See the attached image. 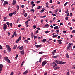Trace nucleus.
<instances>
[{"label": "nucleus", "mask_w": 75, "mask_h": 75, "mask_svg": "<svg viewBox=\"0 0 75 75\" xmlns=\"http://www.w3.org/2000/svg\"><path fill=\"white\" fill-rule=\"evenodd\" d=\"M55 62L57 64H60V65H64V62L61 61L56 60Z\"/></svg>", "instance_id": "nucleus-1"}, {"label": "nucleus", "mask_w": 75, "mask_h": 75, "mask_svg": "<svg viewBox=\"0 0 75 75\" xmlns=\"http://www.w3.org/2000/svg\"><path fill=\"white\" fill-rule=\"evenodd\" d=\"M6 48H7V50L9 52H10L11 51V49L10 48V46L8 45L6 46Z\"/></svg>", "instance_id": "nucleus-2"}, {"label": "nucleus", "mask_w": 75, "mask_h": 75, "mask_svg": "<svg viewBox=\"0 0 75 75\" xmlns=\"http://www.w3.org/2000/svg\"><path fill=\"white\" fill-rule=\"evenodd\" d=\"M4 59L5 61H7L8 63H10V61L9 60V59L7 57H5Z\"/></svg>", "instance_id": "nucleus-3"}, {"label": "nucleus", "mask_w": 75, "mask_h": 75, "mask_svg": "<svg viewBox=\"0 0 75 75\" xmlns=\"http://www.w3.org/2000/svg\"><path fill=\"white\" fill-rule=\"evenodd\" d=\"M57 64L55 62H53V67L54 69H56V67H57Z\"/></svg>", "instance_id": "nucleus-4"}, {"label": "nucleus", "mask_w": 75, "mask_h": 75, "mask_svg": "<svg viewBox=\"0 0 75 75\" xmlns=\"http://www.w3.org/2000/svg\"><path fill=\"white\" fill-rule=\"evenodd\" d=\"M7 28V26L6 24H4L3 26V30H6Z\"/></svg>", "instance_id": "nucleus-5"}, {"label": "nucleus", "mask_w": 75, "mask_h": 75, "mask_svg": "<svg viewBox=\"0 0 75 75\" xmlns=\"http://www.w3.org/2000/svg\"><path fill=\"white\" fill-rule=\"evenodd\" d=\"M21 36H20L19 38L16 40V43H18V41L21 40Z\"/></svg>", "instance_id": "nucleus-6"}, {"label": "nucleus", "mask_w": 75, "mask_h": 75, "mask_svg": "<svg viewBox=\"0 0 75 75\" xmlns=\"http://www.w3.org/2000/svg\"><path fill=\"white\" fill-rule=\"evenodd\" d=\"M20 53L21 55H24V50H23L20 51Z\"/></svg>", "instance_id": "nucleus-7"}, {"label": "nucleus", "mask_w": 75, "mask_h": 75, "mask_svg": "<svg viewBox=\"0 0 75 75\" xmlns=\"http://www.w3.org/2000/svg\"><path fill=\"white\" fill-rule=\"evenodd\" d=\"M47 64V62L45 61H44L42 63V65L44 66Z\"/></svg>", "instance_id": "nucleus-8"}, {"label": "nucleus", "mask_w": 75, "mask_h": 75, "mask_svg": "<svg viewBox=\"0 0 75 75\" xmlns=\"http://www.w3.org/2000/svg\"><path fill=\"white\" fill-rule=\"evenodd\" d=\"M8 3V2H7V1H4V3L3 4V5L4 6H6V4H7Z\"/></svg>", "instance_id": "nucleus-9"}, {"label": "nucleus", "mask_w": 75, "mask_h": 75, "mask_svg": "<svg viewBox=\"0 0 75 75\" xmlns=\"http://www.w3.org/2000/svg\"><path fill=\"white\" fill-rule=\"evenodd\" d=\"M35 47L36 48H40V47H41V46H42V45H35Z\"/></svg>", "instance_id": "nucleus-10"}, {"label": "nucleus", "mask_w": 75, "mask_h": 75, "mask_svg": "<svg viewBox=\"0 0 75 75\" xmlns=\"http://www.w3.org/2000/svg\"><path fill=\"white\" fill-rule=\"evenodd\" d=\"M16 3V0H13L12 2L13 5H15Z\"/></svg>", "instance_id": "nucleus-11"}, {"label": "nucleus", "mask_w": 75, "mask_h": 75, "mask_svg": "<svg viewBox=\"0 0 75 75\" xmlns=\"http://www.w3.org/2000/svg\"><path fill=\"white\" fill-rule=\"evenodd\" d=\"M28 71L26 70L23 73V74L24 75H26V74H27V73H28Z\"/></svg>", "instance_id": "nucleus-12"}, {"label": "nucleus", "mask_w": 75, "mask_h": 75, "mask_svg": "<svg viewBox=\"0 0 75 75\" xmlns=\"http://www.w3.org/2000/svg\"><path fill=\"white\" fill-rule=\"evenodd\" d=\"M13 13H10L9 14V16L10 17H11L13 16Z\"/></svg>", "instance_id": "nucleus-13"}, {"label": "nucleus", "mask_w": 75, "mask_h": 75, "mask_svg": "<svg viewBox=\"0 0 75 75\" xmlns=\"http://www.w3.org/2000/svg\"><path fill=\"white\" fill-rule=\"evenodd\" d=\"M31 36L32 38H34V35L33 34V33L32 32L31 33Z\"/></svg>", "instance_id": "nucleus-14"}, {"label": "nucleus", "mask_w": 75, "mask_h": 75, "mask_svg": "<svg viewBox=\"0 0 75 75\" xmlns=\"http://www.w3.org/2000/svg\"><path fill=\"white\" fill-rule=\"evenodd\" d=\"M58 57H59V56L58 55H57L56 56H53L52 57V58H58Z\"/></svg>", "instance_id": "nucleus-15"}, {"label": "nucleus", "mask_w": 75, "mask_h": 75, "mask_svg": "<svg viewBox=\"0 0 75 75\" xmlns=\"http://www.w3.org/2000/svg\"><path fill=\"white\" fill-rule=\"evenodd\" d=\"M44 10H45V9L44 8H43L40 11V12L41 13H43L44 12Z\"/></svg>", "instance_id": "nucleus-16"}, {"label": "nucleus", "mask_w": 75, "mask_h": 75, "mask_svg": "<svg viewBox=\"0 0 75 75\" xmlns=\"http://www.w3.org/2000/svg\"><path fill=\"white\" fill-rule=\"evenodd\" d=\"M3 66L2 64H0V69H2L3 68Z\"/></svg>", "instance_id": "nucleus-17"}, {"label": "nucleus", "mask_w": 75, "mask_h": 75, "mask_svg": "<svg viewBox=\"0 0 75 75\" xmlns=\"http://www.w3.org/2000/svg\"><path fill=\"white\" fill-rule=\"evenodd\" d=\"M56 53V50H54L52 52V53L53 54H55Z\"/></svg>", "instance_id": "nucleus-18"}, {"label": "nucleus", "mask_w": 75, "mask_h": 75, "mask_svg": "<svg viewBox=\"0 0 75 75\" xmlns=\"http://www.w3.org/2000/svg\"><path fill=\"white\" fill-rule=\"evenodd\" d=\"M56 69H55V70H57V69H59V67L57 66V67H56Z\"/></svg>", "instance_id": "nucleus-19"}, {"label": "nucleus", "mask_w": 75, "mask_h": 75, "mask_svg": "<svg viewBox=\"0 0 75 75\" xmlns=\"http://www.w3.org/2000/svg\"><path fill=\"white\" fill-rule=\"evenodd\" d=\"M67 54L66 55V57H67V58H69V55H68V53H67Z\"/></svg>", "instance_id": "nucleus-20"}, {"label": "nucleus", "mask_w": 75, "mask_h": 75, "mask_svg": "<svg viewBox=\"0 0 75 75\" xmlns=\"http://www.w3.org/2000/svg\"><path fill=\"white\" fill-rule=\"evenodd\" d=\"M23 48H24L23 46H21L19 47V50H23Z\"/></svg>", "instance_id": "nucleus-21"}, {"label": "nucleus", "mask_w": 75, "mask_h": 75, "mask_svg": "<svg viewBox=\"0 0 75 75\" xmlns=\"http://www.w3.org/2000/svg\"><path fill=\"white\" fill-rule=\"evenodd\" d=\"M24 42H25V43H28V40H25L24 41Z\"/></svg>", "instance_id": "nucleus-22"}, {"label": "nucleus", "mask_w": 75, "mask_h": 75, "mask_svg": "<svg viewBox=\"0 0 75 75\" xmlns=\"http://www.w3.org/2000/svg\"><path fill=\"white\" fill-rule=\"evenodd\" d=\"M56 37H58V35H55L52 36L53 38Z\"/></svg>", "instance_id": "nucleus-23"}, {"label": "nucleus", "mask_w": 75, "mask_h": 75, "mask_svg": "<svg viewBox=\"0 0 75 75\" xmlns=\"http://www.w3.org/2000/svg\"><path fill=\"white\" fill-rule=\"evenodd\" d=\"M42 7V6H39L38 8V10H39L40 9H41Z\"/></svg>", "instance_id": "nucleus-24"}, {"label": "nucleus", "mask_w": 75, "mask_h": 75, "mask_svg": "<svg viewBox=\"0 0 75 75\" xmlns=\"http://www.w3.org/2000/svg\"><path fill=\"white\" fill-rule=\"evenodd\" d=\"M6 23L8 25V27H10V23L8 22H7Z\"/></svg>", "instance_id": "nucleus-25"}, {"label": "nucleus", "mask_w": 75, "mask_h": 75, "mask_svg": "<svg viewBox=\"0 0 75 75\" xmlns=\"http://www.w3.org/2000/svg\"><path fill=\"white\" fill-rule=\"evenodd\" d=\"M46 41V39H44L42 40L43 42H45Z\"/></svg>", "instance_id": "nucleus-26"}, {"label": "nucleus", "mask_w": 75, "mask_h": 75, "mask_svg": "<svg viewBox=\"0 0 75 75\" xmlns=\"http://www.w3.org/2000/svg\"><path fill=\"white\" fill-rule=\"evenodd\" d=\"M17 45H14L13 47V49L15 50L16 48H17Z\"/></svg>", "instance_id": "nucleus-27"}, {"label": "nucleus", "mask_w": 75, "mask_h": 75, "mask_svg": "<svg viewBox=\"0 0 75 75\" xmlns=\"http://www.w3.org/2000/svg\"><path fill=\"white\" fill-rule=\"evenodd\" d=\"M59 28V27L58 26H56L54 27V29H58Z\"/></svg>", "instance_id": "nucleus-28"}, {"label": "nucleus", "mask_w": 75, "mask_h": 75, "mask_svg": "<svg viewBox=\"0 0 75 75\" xmlns=\"http://www.w3.org/2000/svg\"><path fill=\"white\" fill-rule=\"evenodd\" d=\"M16 8H17V10H19V6L18 5H17Z\"/></svg>", "instance_id": "nucleus-29"}, {"label": "nucleus", "mask_w": 75, "mask_h": 75, "mask_svg": "<svg viewBox=\"0 0 75 75\" xmlns=\"http://www.w3.org/2000/svg\"><path fill=\"white\" fill-rule=\"evenodd\" d=\"M25 24L26 25H27V24H28V22L27 21L26 22H25Z\"/></svg>", "instance_id": "nucleus-30"}, {"label": "nucleus", "mask_w": 75, "mask_h": 75, "mask_svg": "<svg viewBox=\"0 0 75 75\" xmlns=\"http://www.w3.org/2000/svg\"><path fill=\"white\" fill-rule=\"evenodd\" d=\"M68 9H67L66 10V11H65V13L66 14H67L68 13Z\"/></svg>", "instance_id": "nucleus-31"}, {"label": "nucleus", "mask_w": 75, "mask_h": 75, "mask_svg": "<svg viewBox=\"0 0 75 75\" xmlns=\"http://www.w3.org/2000/svg\"><path fill=\"white\" fill-rule=\"evenodd\" d=\"M24 61H23V62H22L21 65V67H23V64H24Z\"/></svg>", "instance_id": "nucleus-32"}, {"label": "nucleus", "mask_w": 75, "mask_h": 75, "mask_svg": "<svg viewBox=\"0 0 75 75\" xmlns=\"http://www.w3.org/2000/svg\"><path fill=\"white\" fill-rule=\"evenodd\" d=\"M35 6V4H32V8L34 7V6Z\"/></svg>", "instance_id": "nucleus-33"}, {"label": "nucleus", "mask_w": 75, "mask_h": 75, "mask_svg": "<svg viewBox=\"0 0 75 75\" xmlns=\"http://www.w3.org/2000/svg\"><path fill=\"white\" fill-rule=\"evenodd\" d=\"M70 48H71V47H69V46H68L67 47V49L68 50H69Z\"/></svg>", "instance_id": "nucleus-34"}, {"label": "nucleus", "mask_w": 75, "mask_h": 75, "mask_svg": "<svg viewBox=\"0 0 75 75\" xmlns=\"http://www.w3.org/2000/svg\"><path fill=\"white\" fill-rule=\"evenodd\" d=\"M57 41L58 42H61V41H62V40H61V39H60V40H57Z\"/></svg>", "instance_id": "nucleus-35"}, {"label": "nucleus", "mask_w": 75, "mask_h": 75, "mask_svg": "<svg viewBox=\"0 0 75 75\" xmlns=\"http://www.w3.org/2000/svg\"><path fill=\"white\" fill-rule=\"evenodd\" d=\"M9 25H10V27H12V23H9Z\"/></svg>", "instance_id": "nucleus-36"}, {"label": "nucleus", "mask_w": 75, "mask_h": 75, "mask_svg": "<svg viewBox=\"0 0 75 75\" xmlns=\"http://www.w3.org/2000/svg\"><path fill=\"white\" fill-rule=\"evenodd\" d=\"M24 17H26L27 16V14L26 13H25L24 15Z\"/></svg>", "instance_id": "nucleus-37"}, {"label": "nucleus", "mask_w": 75, "mask_h": 75, "mask_svg": "<svg viewBox=\"0 0 75 75\" xmlns=\"http://www.w3.org/2000/svg\"><path fill=\"white\" fill-rule=\"evenodd\" d=\"M67 4H68V2H67L65 4H64V7H65V6H67Z\"/></svg>", "instance_id": "nucleus-38"}, {"label": "nucleus", "mask_w": 75, "mask_h": 75, "mask_svg": "<svg viewBox=\"0 0 75 75\" xmlns=\"http://www.w3.org/2000/svg\"><path fill=\"white\" fill-rule=\"evenodd\" d=\"M45 27H49V25H48V24H47L45 25Z\"/></svg>", "instance_id": "nucleus-39"}, {"label": "nucleus", "mask_w": 75, "mask_h": 75, "mask_svg": "<svg viewBox=\"0 0 75 75\" xmlns=\"http://www.w3.org/2000/svg\"><path fill=\"white\" fill-rule=\"evenodd\" d=\"M41 60H42L41 58H40L39 61V62H41Z\"/></svg>", "instance_id": "nucleus-40"}, {"label": "nucleus", "mask_w": 75, "mask_h": 75, "mask_svg": "<svg viewBox=\"0 0 75 75\" xmlns=\"http://www.w3.org/2000/svg\"><path fill=\"white\" fill-rule=\"evenodd\" d=\"M65 20H68V17H66Z\"/></svg>", "instance_id": "nucleus-41"}, {"label": "nucleus", "mask_w": 75, "mask_h": 75, "mask_svg": "<svg viewBox=\"0 0 75 75\" xmlns=\"http://www.w3.org/2000/svg\"><path fill=\"white\" fill-rule=\"evenodd\" d=\"M33 27H34V29H35V28H36V25H35L34 26H33Z\"/></svg>", "instance_id": "nucleus-42"}, {"label": "nucleus", "mask_w": 75, "mask_h": 75, "mask_svg": "<svg viewBox=\"0 0 75 75\" xmlns=\"http://www.w3.org/2000/svg\"><path fill=\"white\" fill-rule=\"evenodd\" d=\"M43 53H44V52H39V54H43Z\"/></svg>", "instance_id": "nucleus-43"}, {"label": "nucleus", "mask_w": 75, "mask_h": 75, "mask_svg": "<svg viewBox=\"0 0 75 75\" xmlns=\"http://www.w3.org/2000/svg\"><path fill=\"white\" fill-rule=\"evenodd\" d=\"M49 33V31H46L45 32V33L46 34H47Z\"/></svg>", "instance_id": "nucleus-44"}, {"label": "nucleus", "mask_w": 75, "mask_h": 75, "mask_svg": "<svg viewBox=\"0 0 75 75\" xmlns=\"http://www.w3.org/2000/svg\"><path fill=\"white\" fill-rule=\"evenodd\" d=\"M8 36H10V32L8 33Z\"/></svg>", "instance_id": "nucleus-45"}, {"label": "nucleus", "mask_w": 75, "mask_h": 75, "mask_svg": "<svg viewBox=\"0 0 75 75\" xmlns=\"http://www.w3.org/2000/svg\"><path fill=\"white\" fill-rule=\"evenodd\" d=\"M68 47H71L70 43H69V44Z\"/></svg>", "instance_id": "nucleus-46"}, {"label": "nucleus", "mask_w": 75, "mask_h": 75, "mask_svg": "<svg viewBox=\"0 0 75 75\" xmlns=\"http://www.w3.org/2000/svg\"><path fill=\"white\" fill-rule=\"evenodd\" d=\"M0 49L1 50H2V49H3L2 46H1V45H0Z\"/></svg>", "instance_id": "nucleus-47"}, {"label": "nucleus", "mask_w": 75, "mask_h": 75, "mask_svg": "<svg viewBox=\"0 0 75 75\" xmlns=\"http://www.w3.org/2000/svg\"><path fill=\"white\" fill-rule=\"evenodd\" d=\"M40 1H38L36 2V3L37 4H38V3H40Z\"/></svg>", "instance_id": "nucleus-48"}, {"label": "nucleus", "mask_w": 75, "mask_h": 75, "mask_svg": "<svg viewBox=\"0 0 75 75\" xmlns=\"http://www.w3.org/2000/svg\"><path fill=\"white\" fill-rule=\"evenodd\" d=\"M10 75H14V72H12Z\"/></svg>", "instance_id": "nucleus-49"}, {"label": "nucleus", "mask_w": 75, "mask_h": 75, "mask_svg": "<svg viewBox=\"0 0 75 75\" xmlns=\"http://www.w3.org/2000/svg\"><path fill=\"white\" fill-rule=\"evenodd\" d=\"M14 37V35H12V37H11V38H13Z\"/></svg>", "instance_id": "nucleus-50"}, {"label": "nucleus", "mask_w": 75, "mask_h": 75, "mask_svg": "<svg viewBox=\"0 0 75 75\" xmlns=\"http://www.w3.org/2000/svg\"><path fill=\"white\" fill-rule=\"evenodd\" d=\"M52 0H50L49 1V3H52Z\"/></svg>", "instance_id": "nucleus-51"}, {"label": "nucleus", "mask_w": 75, "mask_h": 75, "mask_svg": "<svg viewBox=\"0 0 75 75\" xmlns=\"http://www.w3.org/2000/svg\"><path fill=\"white\" fill-rule=\"evenodd\" d=\"M67 73L66 74V75H69V73L67 72Z\"/></svg>", "instance_id": "nucleus-52"}, {"label": "nucleus", "mask_w": 75, "mask_h": 75, "mask_svg": "<svg viewBox=\"0 0 75 75\" xmlns=\"http://www.w3.org/2000/svg\"><path fill=\"white\" fill-rule=\"evenodd\" d=\"M58 43L59 44H62V42H59Z\"/></svg>", "instance_id": "nucleus-53"}, {"label": "nucleus", "mask_w": 75, "mask_h": 75, "mask_svg": "<svg viewBox=\"0 0 75 75\" xmlns=\"http://www.w3.org/2000/svg\"><path fill=\"white\" fill-rule=\"evenodd\" d=\"M30 11H33V12H34V10L33 9H32Z\"/></svg>", "instance_id": "nucleus-54"}, {"label": "nucleus", "mask_w": 75, "mask_h": 75, "mask_svg": "<svg viewBox=\"0 0 75 75\" xmlns=\"http://www.w3.org/2000/svg\"><path fill=\"white\" fill-rule=\"evenodd\" d=\"M28 40L30 41V40H31V38H28L27 39Z\"/></svg>", "instance_id": "nucleus-55"}, {"label": "nucleus", "mask_w": 75, "mask_h": 75, "mask_svg": "<svg viewBox=\"0 0 75 75\" xmlns=\"http://www.w3.org/2000/svg\"><path fill=\"white\" fill-rule=\"evenodd\" d=\"M24 30V28H21V31H23Z\"/></svg>", "instance_id": "nucleus-56"}, {"label": "nucleus", "mask_w": 75, "mask_h": 75, "mask_svg": "<svg viewBox=\"0 0 75 75\" xmlns=\"http://www.w3.org/2000/svg\"><path fill=\"white\" fill-rule=\"evenodd\" d=\"M18 57V55H16L15 57V58L16 59H17V58Z\"/></svg>", "instance_id": "nucleus-57"}, {"label": "nucleus", "mask_w": 75, "mask_h": 75, "mask_svg": "<svg viewBox=\"0 0 75 75\" xmlns=\"http://www.w3.org/2000/svg\"><path fill=\"white\" fill-rule=\"evenodd\" d=\"M31 3L32 4H34V2L32 1L31 2Z\"/></svg>", "instance_id": "nucleus-58"}, {"label": "nucleus", "mask_w": 75, "mask_h": 75, "mask_svg": "<svg viewBox=\"0 0 75 75\" xmlns=\"http://www.w3.org/2000/svg\"><path fill=\"white\" fill-rule=\"evenodd\" d=\"M56 18L55 17H54L53 19V21H54Z\"/></svg>", "instance_id": "nucleus-59"}, {"label": "nucleus", "mask_w": 75, "mask_h": 75, "mask_svg": "<svg viewBox=\"0 0 75 75\" xmlns=\"http://www.w3.org/2000/svg\"><path fill=\"white\" fill-rule=\"evenodd\" d=\"M31 21V19H29L27 21L28 22V21Z\"/></svg>", "instance_id": "nucleus-60"}, {"label": "nucleus", "mask_w": 75, "mask_h": 75, "mask_svg": "<svg viewBox=\"0 0 75 75\" xmlns=\"http://www.w3.org/2000/svg\"><path fill=\"white\" fill-rule=\"evenodd\" d=\"M75 33V30H73L72 31V33Z\"/></svg>", "instance_id": "nucleus-61"}, {"label": "nucleus", "mask_w": 75, "mask_h": 75, "mask_svg": "<svg viewBox=\"0 0 75 75\" xmlns=\"http://www.w3.org/2000/svg\"><path fill=\"white\" fill-rule=\"evenodd\" d=\"M38 33V30H37L35 32V34H37Z\"/></svg>", "instance_id": "nucleus-62"}, {"label": "nucleus", "mask_w": 75, "mask_h": 75, "mask_svg": "<svg viewBox=\"0 0 75 75\" xmlns=\"http://www.w3.org/2000/svg\"><path fill=\"white\" fill-rule=\"evenodd\" d=\"M57 38H58V39H60V36H58Z\"/></svg>", "instance_id": "nucleus-63"}, {"label": "nucleus", "mask_w": 75, "mask_h": 75, "mask_svg": "<svg viewBox=\"0 0 75 75\" xmlns=\"http://www.w3.org/2000/svg\"><path fill=\"white\" fill-rule=\"evenodd\" d=\"M47 72H45L44 73V75H47Z\"/></svg>", "instance_id": "nucleus-64"}]
</instances>
